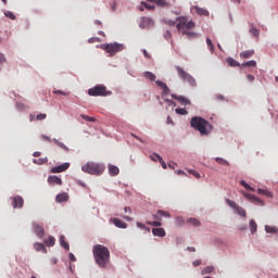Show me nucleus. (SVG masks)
<instances>
[{"label": "nucleus", "mask_w": 278, "mask_h": 278, "mask_svg": "<svg viewBox=\"0 0 278 278\" xmlns=\"http://www.w3.org/2000/svg\"><path fill=\"white\" fill-rule=\"evenodd\" d=\"M177 24L176 29L182 36H187V38H198L199 34L190 30L194 29L197 25L192 20H188V16H178L176 17Z\"/></svg>", "instance_id": "f257e3e1"}, {"label": "nucleus", "mask_w": 278, "mask_h": 278, "mask_svg": "<svg viewBox=\"0 0 278 278\" xmlns=\"http://www.w3.org/2000/svg\"><path fill=\"white\" fill-rule=\"evenodd\" d=\"M92 253L99 268H108V264H110V249L103 244H96L92 248Z\"/></svg>", "instance_id": "f03ea898"}, {"label": "nucleus", "mask_w": 278, "mask_h": 278, "mask_svg": "<svg viewBox=\"0 0 278 278\" xmlns=\"http://www.w3.org/2000/svg\"><path fill=\"white\" fill-rule=\"evenodd\" d=\"M190 126L193 127V129H197L201 136H207L212 132V125L203 117H192L190 121Z\"/></svg>", "instance_id": "7ed1b4c3"}, {"label": "nucleus", "mask_w": 278, "mask_h": 278, "mask_svg": "<svg viewBox=\"0 0 278 278\" xmlns=\"http://www.w3.org/2000/svg\"><path fill=\"white\" fill-rule=\"evenodd\" d=\"M81 170L84 173H87L88 175H103L105 166L99 163L88 162L85 165H83Z\"/></svg>", "instance_id": "20e7f679"}, {"label": "nucleus", "mask_w": 278, "mask_h": 278, "mask_svg": "<svg viewBox=\"0 0 278 278\" xmlns=\"http://www.w3.org/2000/svg\"><path fill=\"white\" fill-rule=\"evenodd\" d=\"M101 49L106 51L110 55H116V53L123 51L125 49V46L123 43H103L101 46Z\"/></svg>", "instance_id": "39448f33"}, {"label": "nucleus", "mask_w": 278, "mask_h": 278, "mask_svg": "<svg viewBox=\"0 0 278 278\" xmlns=\"http://www.w3.org/2000/svg\"><path fill=\"white\" fill-rule=\"evenodd\" d=\"M176 71L182 81H186L187 84H189V86L192 87L197 86V80L194 79V77L188 74V72L184 71L181 66H176Z\"/></svg>", "instance_id": "423d86ee"}, {"label": "nucleus", "mask_w": 278, "mask_h": 278, "mask_svg": "<svg viewBox=\"0 0 278 278\" xmlns=\"http://www.w3.org/2000/svg\"><path fill=\"white\" fill-rule=\"evenodd\" d=\"M88 94L90 97H108L110 93L108 92V88L105 86L97 85L88 90Z\"/></svg>", "instance_id": "0eeeda50"}, {"label": "nucleus", "mask_w": 278, "mask_h": 278, "mask_svg": "<svg viewBox=\"0 0 278 278\" xmlns=\"http://www.w3.org/2000/svg\"><path fill=\"white\" fill-rule=\"evenodd\" d=\"M226 203L227 205H229V207H232V210H235L239 216L247 218V211L242 208L240 205H238L236 202H233L232 200L226 199Z\"/></svg>", "instance_id": "6e6552de"}, {"label": "nucleus", "mask_w": 278, "mask_h": 278, "mask_svg": "<svg viewBox=\"0 0 278 278\" xmlns=\"http://www.w3.org/2000/svg\"><path fill=\"white\" fill-rule=\"evenodd\" d=\"M12 205L14 207V210H21L23 207V205L25 204V200H23V198L21 195H16L14 198H12Z\"/></svg>", "instance_id": "1a4fd4ad"}, {"label": "nucleus", "mask_w": 278, "mask_h": 278, "mask_svg": "<svg viewBox=\"0 0 278 278\" xmlns=\"http://www.w3.org/2000/svg\"><path fill=\"white\" fill-rule=\"evenodd\" d=\"M71 168V163H63L59 166L52 167L50 173H64L65 170H68Z\"/></svg>", "instance_id": "9d476101"}, {"label": "nucleus", "mask_w": 278, "mask_h": 278, "mask_svg": "<svg viewBox=\"0 0 278 278\" xmlns=\"http://www.w3.org/2000/svg\"><path fill=\"white\" fill-rule=\"evenodd\" d=\"M33 230L38 238H45V227L40 226L38 223H33Z\"/></svg>", "instance_id": "9b49d317"}, {"label": "nucleus", "mask_w": 278, "mask_h": 278, "mask_svg": "<svg viewBox=\"0 0 278 278\" xmlns=\"http://www.w3.org/2000/svg\"><path fill=\"white\" fill-rule=\"evenodd\" d=\"M155 25V22L151 17H143L140 23V27L142 29H149V27H153Z\"/></svg>", "instance_id": "f8f14e48"}, {"label": "nucleus", "mask_w": 278, "mask_h": 278, "mask_svg": "<svg viewBox=\"0 0 278 278\" xmlns=\"http://www.w3.org/2000/svg\"><path fill=\"white\" fill-rule=\"evenodd\" d=\"M172 99H175V101H178L180 105H190V100L184 96H177L175 93L172 94Z\"/></svg>", "instance_id": "ddd939ff"}, {"label": "nucleus", "mask_w": 278, "mask_h": 278, "mask_svg": "<svg viewBox=\"0 0 278 278\" xmlns=\"http://www.w3.org/2000/svg\"><path fill=\"white\" fill-rule=\"evenodd\" d=\"M162 216L164 218H170V213L166 211L159 210L156 214L153 215L154 220H162Z\"/></svg>", "instance_id": "4468645a"}, {"label": "nucleus", "mask_w": 278, "mask_h": 278, "mask_svg": "<svg viewBox=\"0 0 278 278\" xmlns=\"http://www.w3.org/2000/svg\"><path fill=\"white\" fill-rule=\"evenodd\" d=\"M110 223H113L118 229H127V224L118 218H111Z\"/></svg>", "instance_id": "2eb2a0df"}, {"label": "nucleus", "mask_w": 278, "mask_h": 278, "mask_svg": "<svg viewBox=\"0 0 278 278\" xmlns=\"http://www.w3.org/2000/svg\"><path fill=\"white\" fill-rule=\"evenodd\" d=\"M48 182L51 186H62V178H60L58 176H49L48 177Z\"/></svg>", "instance_id": "dca6fc26"}, {"label": "nucleus", "mask_w": 278, "mask_h": 278, "mask_svg": "<svg viewBox=\"0 0 278 278\" xmlns=\"http://www.w3.org/2000/svg\"><path fill=\"white\" fill-rule=\"evenodd\" d=\"M254 55H255V50H245L239 54L241 60H249L250 58H253Z\"/></svg>", "instance_id": "f3484780"}, {"label": "nucleus", "mask_w": 278, "mask_h": 278, "mask_svg": "<svg viewBox=\"0 0 278 278\" xmlns=\"http://www.w3.org/2000/svg\"><path fill=\"white\" fill-rule=\"evenodd\" d=\"M152 233L157 238H164L166 236V230H164V228H153Z\"/></svg>", "instance_id": "a211bd4d"}, {"label": "nucleus", "mask_w": 278, "mask_h": 278, "mask_svg": "<svg viewBox=\"0 0 278 278\" xmlns=\"http://www.w3.org/2000/svg\"><path fill=\"white\" fill-rule=\"evenodd\" d=\"M161 22L168 27H175L177 25V18L164 17Z\"/></svg>", "instance_id": "6ab92c4d"}, {"label": "nucleus", "mask_w": 278, "mask_h": 278, "mask_svg": "<svg viewBox=\"0 0 278 278\" xmlns=\"http://www.w3.org/2000/svg\"><path fill=\"white\" fill-rule=\"evenodd\" d=\"M149 3H155L160 8H168V2L166 0H147Z\"/></svg>", "instance_id": "aec40b11"}, {"label": "nucleus", "mask_w": 278, "mask_h": 278, "mask_svg": "<svg viewBox=\"0 0 278 278\" xmlns=\"http://www.w3.org/2000/svg\"><path fill=\"white\" fill-rule=\"evenodd\" d=\"M56 203H64V201H68V193H60L55 198Z\"/></svg>", "instance_id": "412c9836"}, {"label": "nucleus", "mask_w": 278, "mask_h": 278, "mask_svg": "<svg viewBox=\"0 0 278 278\" xmlns=\"http://www.w3.org/2000/svg\"><path fill=\"white\" fill-rule=\"evenodd\" d=\"M60 244L61 247H63V249H65V251H68L71 249V245H68V242H66V238L64 237V235H61L60 237Z\"/></svg>", "instance_id": "4be33fe9"}, {"label": "nucleus", "mask_w": 278, "mask_h": 278, "mask_svg": "<svg viewBox=\"0 0 278 278\" xmlns=\"http://www.w3.org/2000/svg\"><path fill=\"white\" fill-rule=\"evenodd\" d=\"M109 172H110V175H112L113 177H116V175L121 173V169H118V167H116L115 165H110Z\"/></svg>", "instance_id": "5701e85b"}, {"label": "nucleus", "mask_w": 278, "mask_h": 278, "mask_svg": "<svg viewBox=\"0 0 278 278\" xmlns=\"http://www.w3.org/2000/svg\"><path fill=\"white\" fill-rule=\"evenodd\" d=\"M226 62L229 66L236 67V66H242L238 61H236L233 58L226 59Z\"/></svg>", "instance_id": "b1692460"}, {"label": "nucleus", "mask_w": 278, "mask_h": 278, "mask_svg": "<svg viewBox=\"0 0 278 278\" xmlns=\"http://www.w3.org/2000/svg\"><path fill=\"white\" fill-rule=\"evenodd\" d=\"M250 231L251 233H257V223L255 219L250 220Z\"/></svg>", "instance_id": "393cba45"}, {"label": "nucleus", "mask_w": 278, "mask_h": 278, "mask_svg": "<svg viewBox=\"0 0 278 278\" xmlns=\"http://www.w3.org/2000/svg\"><path fill=\"white\" fill-rule=\"evenodd\" d=\"M195 12L200 15V16H210V11L205 10V9H201L199 7H195Z\"/></svg>", "instance_id": "a878e982"}, {"label": "nucleus", "mask_w": 278, "mask_h": 278, "mask_svg": "<svg viewBox=\"0 0 278 278\" xmlns=\"http://www.w3.org/2000/svg\"><path fill=\"white\" fill-rule=\"evenodd\" d=\"M46 247H54L55 245V238L54 237H48V239L45 241Z\"/></svg>", "instance_id": "bb28decb"}, {"label": "nucleus", "mask_w": 278, "mask_h": 278, "mask_svg": "<svg viewBox=\"0 0 278 278\" xmlns=\"http://www.w3.org/2000/svg\"><path fill=\"white\" fill-rule=\"evenodd\" d=\"M54 144H56V147H60V149H63L64 151H68V147H66V144H64L62 141L58 140V139H53Z\"/></svg>", "instance_id": "cd10ccee"}, {"label": "nucleus", "mask_w": 278, "mask_h": 278, "mask_svg": "<svg viewBox=\"0 0 278 278\" xmlns=\"http://www.w3.org/2000/svg\"><path fill=\"white\" fill-rule=\"evenodd\" d=\"M243 195H244L245 199H248L249 201H258L260 203H262V201H261L257 197H255V195H253V194H251V193L244 192Z\"/></svg>", "instance_id": "c85d7f7f"}, {"label": "nucleus", "mask_w": 278, "mask_h": 278, "mask_svg": "<svg viewBox=\"0 0 278 278\" xmlns=\"http://www.w3.org/2000/svg\"><path fill=\"white\" fill-rule=\"evenodd\" d=\"M143 75L146 79H150V81H155V74H153L152 72H144Z\"/></svg>", "instance_id": "c756f323"}, {"label": "nucleus", "mask_w": 278, "mask_h": 278, "mask_svg": "<svg viewBox=\"0 0 278 278\" xmlns=\"http://www.w3.org/2000/svg\"><path fill=\"white\" fill-rule=\"evenodd\" d=\"M33 162H34V164H39V165H41V164H47V162H49V159H47V157L34 159Z\"/></svg>", "instance_id": "7c9ffc66"}, {"label": "nucleus", "mask_w": 278, "mask_h": 278, "mask_svg": "<svg viewBox=\"0 0 278 278\" xmlns=\"http://www.w3.org/2000/svg\"><path fill=\"white\" fill-rule=\"evenodd\" d=\"M240 186H242L243 188H245V190H250L251 192H255V189L253 187H250L249 184H247V181L241 180L240 181Z\"/></svg>", "instance_id": "2f4dec72"}, {"label": "nucleus", "mask_w": 278, "mask_h": 278, "mask_svg": "<svg viewBox=\"0 0 278 278\" xmlns=\"http://www.w3.org/2000/svg\"><path fill=\"white\" fill-rule=\"evenodd\" d=\"M80 117L84 119V121H87V123H94L97 121V118L94 117H91V116H88L86 114H81Z\"/></svg>", "instance_id": "473e14b6"}, {"label": "nucleus", "mask_w": 278, "mask_h": 278, "mask_svg": "<svg viewBox=\"0 0 278 278\" xmlns=\"http://www.w3.org/2000/svg\"><path fill=\"white\" fill-rule=\"evenodd\" d=\"M258 194H263L264 197H273V193L266 189H257Z\"/></svg>", "instance_id": "72a5a7b5"}, {"label": "nucleus", "mask_w": 278, "mask_h": 278, "mask_svg": "<svg viewBox=\"0 0 278 278\" xmlns=\"http://www.w3.org/2000/svg\"><path fill=\"white\" fill-rule=\"evenodd\" d=\"M176 114H180V116H186L188 114V111L184 108H177L175 109Z\"/></svg>", "instance_id": "f704fd0d"}, {"label": "nucleus", "mask_w": 278, "mask_h": 278, "mask_svg": "<svg viewBox=\"0 0 278 278\" xmlns=\"http://www.w3.org/2000/svg\"><path fill=\"white\" fill-rule=\"evenodd\" d=\"M188 223L192 224L193 227H199L201 225V222H199V219L191 217L188 219Z\"/></svg>", "instance_id": "c9c22d12"}, {"label": "nucleus", "mask_w": 278, "mask_h": 278, "mask_svg": "<svg viewBox=\"0 0 278 278\" xmlns=\"http://www.w3.org/2000/svg\"><path fill=\"white\" fill-rule=\"evenodd\" d=\"M211 273H214L213 266H207L202 270V275H210Z\"/></svg>", "instance_id": "e433bc0d"}, {"label": "nucleus", "mask_w": 278, "mask_h": 278, "mask_svg": "<svg viewBox=\"0 0 278 278\" xmlns=\"http://www.w3.org/2000/svg\"><path fill=\"white\" fill-rule=\"evenodd\" d=\"M215 162H217V164H222L223 166H229V162L225 161V159L222 157L215 159Z\"/></svg>", "instance_id": "4c0bfd02"}, {"label": "nucleus", "mask_w": 278, "mask_h": 278, "mask_svg": "<svg viewBox=\"0 0 278 278\" xmlns=\"http://www.w3.org/2000/svg\"><path fill=\"white\" fill-rule=\"evenodd\" d=\"M265 230L267 233H277V228L271 226H265Z\"/></svg>", "instance_id": "58836bf2"}, {"label": "nucleus", "mask_w": 278, "mask_h": 278, "mask_svg": "<svg viewBox=\"0 0 278 278\" xmlns=\"http://www.w3.org/2000/svg\"><path fill=\"white\" fill-rule=\"evenodd\" d=\"M148 225H151L152 227H162V222L154 220V222H147Z\"/></svg>", "instance_id": "ea45409f"}, {"label": "nucleus", "mask_w": 278, "mask_h": 278, "mask_svg": "<svg viewBox=\"0 0 278 278\" xmlns=\"http://www.w3.org/2000/svg\"><path fill=\"white\" fill-rule=\"evenodd\" d=\"M34 247L37 251H47V248H45V244L42 243H35Z\"/></svg>", "instance_id": "a19ab883"}, {"label": "nucleus", "mask_w": 278, "mask_h": 278, "mask_svg": "<svg viewBox=\"0 0 278 278\" xmlns=\"http://www.w3.org/2000/svg\"><path fill=\"white\" fill-rule=\"evenodd\" d=\"M141 5L146 8V10H155V5L149 4L144 1L141 2Z\"/></svg>", "instance_id": "79ce46f5"}, {"label": "nucleus", "mask_w": 278, "mask_h": 278, "mask_svg": "<svg viewBox=\"0 0 278 278\" xmlns=\"http://www.w3.org/2000/svg\"><path fill=\"white\" fill-rule=\"evenodd\" d=\"M250 34H252V36H254V38H257L260 36V30L257 28H250Z\"/></svg>", "instance_id": "37998d69"}, {"label": "nucleus", "mask_w": 278, "mask_h": 278, "mask_svg": "<svg viewBox=\"0 0 278 278\" xmlns=\"http://www.w3.org/2000/svg\"><path fill=\"white\" fill-rule=\"evenodd\" d=\"M244 66H257V62H255V61H248V62L241 64V67H244Z\"/></svg>", "instance_id": "c03bdc74"}, {"label": "nucleus", "mask_w": 278, "mask_h": 278, "mask_svg": "<svg viewBox=\"0 0 278 278\" xmlns=\"http://www.w3.org/2000/svg\"><path fill=\"white\" fill-rule=\"evenodd\" d=\"M152 162H160L162 157L157 153H153L151 156Z\"/></svg>", "instance_id": "a18cd8bd"}, {"label": "nucleus", "mask_w": 278, "mask_h": 278, "mask_svg": "<svg viewBox=\"0 0 278 278\" xmlns=\"http://www.w3.org/2000/svg\"><path fill=\"white\" fill-rule=\"evenodd\" d=\"M189 173H190V175H193V177H195V179H201V174H199V172H197L194 169H190Z\"/></svg>", "instance_id": "49530a36"}, {"label": "nucleus", "mask_w": 278, "mask_h": 278, "mask_svg": "<svg viewBox=\"0 0 278 278\" xmlns=\"http://www.w3.org/2000/svg\"><path fill=\"white\" fill-rule=\"evenodd\" d=\"M137 227L139 229H146V231H151V228L144 226V224L140 223V222H137Z\"/></svg>", "instance_id": "de8ad7c7"}, {"label": "nucleus", "mask_w": 278, "mask_h": 278, "mask_svg": "<svg viewBox=\"0 0 278 278\" xmlns=\"http://www.w3.org/2000/svg\"><path fill=\"white\" fill-rule=\"evenodd\" d=\"M163 36L165 40H170V38H173V34L170 33V30H165Z\"/></svg>", "instance_id": "09e8293b"}, {"label": "nucleus", "mask_w": 278, "mask_h": 278, "mask_svg": "<svg viewBox=\"0 0 278 278\" xmlns=\"http://www.w3.org/2000/svg\"><path fill=\"white\" fill-rule=\"evenodd\" d=\"M206 45H207L210 51H214V43H212V39L206 38Z\"/></svg>", "instance_id": "8fccbe9b"}, {"label": "nucleus", "mask_w": 278, "mask_h": 278, "mask_svg": "<svg viewBox=\"0 0 278 278\" xmlns=\"http://www.w3.org/2000/svg\"><path fill=\"white\" fill-rule=\"evenodd\" d=\"M5 16H7L8 18H11V21H14V20L16 18V15H14V13H12V12H10V11H8V12L5 13Z\"/></svg>", "instance_id": "3c124183"}, {"label": "nucleus", "mask_w": 278, "mask_h": 278, "mask_svg": "<svg viewBox=\"0 0 278 278\" xmlns=\"http://www.w3.org/2000/svg\"><path fill=\"white\" fill-rule=\"evenodd\" d=\"M155 84H156V86H159L160 88H162V90H163L164 88H166V84L163 83L162 80H156Z\"/></svg>", "instance_id": "603ef678"}, {"label": "nucleus", "mask_w": 278, "mask_h": 278, "mask_svg": "<svg viewBox=\"0 0 278 278\" xmlns=\"http://www.w3.org/2000/svg\"><path fill=\"white\" fill-rule=\"evenodd\" d=\"M36 118H37V121H45V118H47V114L40 113V114L37 115Z\"/></svg>", "instance_id": "864d4df0"}, {"label": "nucleus", "mask_w": 278, "mask_h": 278, "mask_svg": "<svg viewBox=\"0 0 278 278\" xmlns=\"http://www.w3.org/2000/svg\"><path fill=\"white\" fill-rule=\"evenodd\" d=\"M176 224H177L178 227H181L184 225V218L177 217L176 218Z\"/></svg>", "instance_id": "5fc2aeb1"}, {"label": "nucleus", "mask_w": 278, "mask_h": 278, "mask_svg": "<svg viewBox=\"0 0 278 278\" xmlns=\"http://www.w3.org/2000/svg\"><path fill=\"white\" fill-rule=\"evenodd\" d=\"M159 163H161L162 168H164V170H166V168H168V166L166 165V162H164V159L160 160Z\"/></svg>", "instance_id": "6e6d98bb"}, {"label": "nucleus", "mask_w": 278, "mask_h": 278, "mask_svg": "<svg viewBox=\"0 0 278 278\" xmlns=\"http://www.w3.org/2000/svg\"><path fill=\"white\" fill-rule=\"evenodd\" d=\"M170 92V89L168 88V85H166L164 88H163V94H169Z\"/></svg>", "instance_id": "4d7b16f0"}, {"label": "nucleus", "mask_w": 278, "mask_h": 278, "mask_svg": "<svg viewBox=\"0 0 278 278\" xmlns=\"http://www.w3.org/2000/svg\"><path fill=\"white\" fill-rule=\"evenodd\" d=\"M247 79H248V81H255V76L248 74Z\"/></svg>", "instance_id": "13d9d810"}, {"label": "nucleus", "mask_w": 278, "mask_h": 278, "mask_svg": "<svg viewBox=\"0 0 278 278\" xmlns=\"http://www.w3.org/2000/svg\"><path fill=\"white\" fill-rule=\"evenodd\" d=\"M54 94H63V97H66L68 93H66L62 90H56V91H54Z\"/></svg>", "instance_id": "bf43d9fd"}, {"label": "nucleus", "mask_w": 278, "mask_h": 278, "mask_svg": "<svg viewBox=\"0 0 278 278\" xmlns=\"http://www.w3.org/2000/svg\"><path fill=\"white\" fill-rule=\"evenodd\" d=\"M124 212L126 214H131V207H129V206L124 207Z\"/></svg>", "instance_id": "052dcab7"}, {"label": "nucleus", "mask_w": 278, "mask_h": 278, "mask_svg": "<svg viewBox=\"0 0 278 278\" xmlns=\"http://www.w3.org/2000/svg\"><path fill=\"white\" fill-rule=\"evenodd\" d=\"M3 62H5V56L3 53H0V64H3Z\"/></svg>", "instance_id": "680f3d73"}, {"label": "nucleus", "mask_w": 278, "mask_h": 278, "mask_svg": "<svg viewBox=\"0 0 278 278\" xmlns=\"http://www.w3.org/2000/svg\"><path fill=\"white\" fill-rule=\"evenodd\" d=\"M187 251H190V253H194L197 249L194 247H188Z\"/></svg>", "instance_id": "e2e57ef3"}, {"label": "nucleus", "mask_w": 278, "mask_h": 278, "mask_svg": "<svg viewBox=\"0 0 278 278\" xmlns=\"http://www.w3.org/2000/svg\"><path fill=\"white\" fill-rule=\"evenodd\" d=\"M193 266H195V267H197V266H201V261H200V260L194 261V262H193Z\"/></svg>", "instance_id": "0e129e2a"}, {"label": "nucleus", "mask_w": 278, "mask_h": 278, "mask_svg": "<svg viewBox=\"0 0 278 278\" xmlns=\"http://www.w3.org/2000/svg\"><path fill=\"white\" fill-rule=\"evenodd\" d=\"M168 166H169V168H172L173 170H175V167L177 166V164H175V163H169Z\"/></svg>", "instance_id": "69168bd1"}, {"label": "nucleus", "mask_w": 278, "mask_h": 278, "mask_svg": "<svg viewBox=\"0 0 278 278\" xmlns=\"http://www.w3.org/2000/svg\"><path fill=\"white\" fill-rule=\"evenodd\" d=\"M217 101H225V97L224 96H216Z\"/></svg>", "instance_id": "338daca9"}, {"label": "nucleus", "mask_w": 278, "mask_h": 278, "mask_svg": "<svg viewBox=\"0 0 278 278\" xmlns=\"http://www.w3.org/2000/svg\"><path fill=\"white\" fill-rule=\"evenodd\" d=\"M111 9L113 12H116V2H113V4L111 5Z\"/></svg>", "instance_id": "774afa93"}]
</instances>
